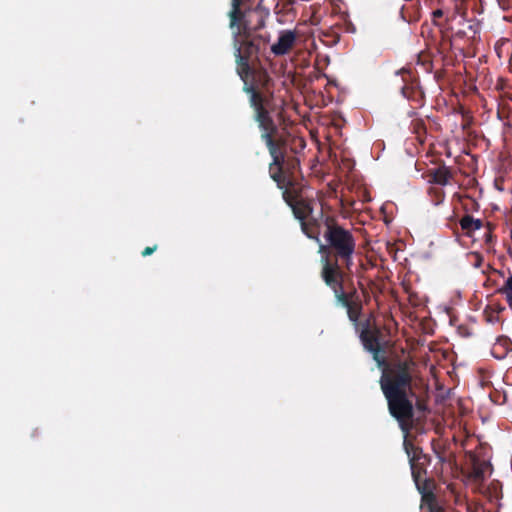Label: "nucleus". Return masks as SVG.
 Instances as JSON below:
<instances>
[{"label": "nucleus", "mask_w": 512, "mask_h": 512, "mask_svg": "<svg viewBox=\"0 0 512 512\" xmlns=\"http://www.w3.org/2000/svg\"><path fill=\"white\" fill-rule=\"evenodd\" d=\"M241 68H243V66L241 64H237V74L244 83L243 91L249 95L250 106L253 109L266 107L269 102L265 93L266 90H259L256 89L255 86L248 85L249 75L251 74V65L249 64V69L245 72H243Z\"/></svg>", "instance_id": "8"}, {"label": "nucleus", "mask_w": 512, "mask_h": 512, "mask_svg": "<svg viewBox=\"0 0 512 512\" xmlns=\"http://www.w3.org/2000/svg\"><path fill=\"white\" fill-rule=\"evenodd\" d=\"M244 1L231 0L232 8L228 13L236 63L243 66V72L249 69V62L266 50L268 44V38L258 34L265 25L263 14L257 9H242Z\"/></svg>", "instance_id": "2"}, {"label": "nucleus", "mask_w": 512, "mask_h": 512, "mask_svg": "<svg viewBox=\"0 0 512 512\" xmlns=\"http://www.w3.org/2000/svg\"><path fill=\"white\" fill-rule=\"evenodd\" d=\"M261 139L265 142L271 156L283 153L280 149V142L268 134L261 135Z\"/></svg>", "instance_id": "17"}, {"label": "nucleus", "mask_w": 512, "mask_h": 512, "mask_svg": "<svg viewBox=\"0 0 512 512\" xmlns=\"http://www.w3.org/2000/svg\"><path fill=\"white\" fill-rule=\"evenodd\" d=\"M460 227L466 236H472V234L483 227V221L476 219L473 216L466 214L459 221Z\"/></svg>", "instance_id": "13"}, {"label": "nucleus", "mask_w": 512, "mask_h": 512, "mask_svg": "<svg viewBox=\"0 0 512 512\" xmlns=\"http://www.w3.org/2000/svg\"><path fill=\"white\" fill-rule=\"evenodd\" d=\"M401 78L400 91L404 98H406L413 108H420L425 103V94L420 86L419 80L408 70H401L397 72Z\"/></svg>", "instance_id": "7"}, {"label": "nucleus", "mask_w": 512, "mask_h": 512, "mask_svg": "<svg viewBox=\"0 0 512 512\" xmlns=\"http://www.w3.org/2000/svg\"><path fill=\"white\" fill-rule=\"evenodd\" d=\"M270 177L277 183L279 188H282V185L285 181L282 169L279 168L270 170Z\"/></svg>", "instance_id": "22"}, {"label": "nucleus", "mask_w": 512, "mask_h": 512, "mask_svg": "<svg viewBox=\"0 0 512 512\" xmlns=\"http://www.w3.org/2000/svg\"><path fill=\"white\" fill-rule=\"evenodd\" d=\"M443 16V11L441 9H436L432 12V18H433V23L435 25H438V23L436 22V19L437 18H441Z\"/></svg>", "instance_id": "25"}, {"label": "nucleus", "mask_w": 512, "mask_h": 512, "mask_svg": "<svg viewBox=\"0 0 512 512\" xmlns=\"http://www.w3.org/2000/svg\"><path fill=\"white\" fill-rule=\"evenodd\" d=\"M413 12H409V8H407L405 5H402L399 11L400 18L407 23H415L420 20V10H421V3L419 0H417L411 7Z\"/></svg>", "instance_id": "14"}, {"label": "nucleus", "mask_w": 512, "mask_h": 512, "mask_svg": "<svg viewBox=\"0 0 512 512\" xmlns=\"http://www.w3.org/2000/svg\"><path fill=\"white\" fill-rule=\"evenodd\" d=\"M490 467L491 466L488 462L474 459L472 462L471 477L478 482L484 481L486 473Z\"/></svg>", "instance_id": "15"}, {"label": "nucleus", "mask_w": 512, "mask_h": 512, "mask_svg": "<svg viewBox=\"0 0 512 512\" xmlns=\"http://www.w3.org/2000/svg\"><path fill=\"white\" fill-rule=\"evenodd\" d=\"M254 114H255V120L258 124L260 122H263V121H266V120L272 118L266 107L254 109Z\"/></svg>", "instance_id": "21"}, {"label": "nucleus", "mask_w": 512, "mask_h": 512, "mask_svg": "<svg viewBox=\"0 0 512 512\" xmlns=\"http://www.w3.org/2000/svg\"><path fill=\"white\" fill-rule=\"evenodd\" d=\"M271 78L266 70H256L251 67V74L249 75L248 85L255 86L259 90H267Z\"/></svg>", "instance_id": "11"}, {"label": "nucleus", "mask_w": 512, "mask_h": 512, "mask_svg": "<svg viewBox=\"0 0 512 512\" xmlns=\"http://www.w3.org/2000/svg\"><path fill=\"white\" fill-rule=\"evenodd\" d=\"M272 157V162L270 164V167L269 169L272 170V169H282V166H283V163H284V154L281 153V154H278V155H273L271 156Z\"/></svg>", "instance_id": "23"}, {"label": "nucleus", "mask_w": 512, "mask_h": 512, "mask_svg": "<svg viewBox=\"0 0 512 512\" xmlns=\"http://www.w3.org/2000/svg\"><path fill=\"white\" fill-rule=\"evenodd\" d=\"M314 200L300 198L291 207L296 219L300 221L302 232L310 239L320 242L323 223L326 217L322 209L314 213Z\"/></svg>", "instance_id": "6"}, {"label": "nucleus", "mask_w": 512, "mask_h": 512, "mask_svg": "<svg viewBox=\"0 0 512 512\" xmlns=\"http://www.w3.org/2000/svg\"><path fill=\"white\" fill-rule=\"evenodd\" d=\"M497 293L505 298L509 308L512 310V273H509L502 286L497 289Z\"/></svg>", "instance_id": "16"}, {"label": "nucleus", "mask_w": 512, "mask_h": 512, "mask_svg": "<svg viewBox=\"0 0 512 512\" xmlns=\"http://www.w3.org/2000/svg\"><path fill=\"white\" fill-rule=\"evenodd\" d=\"M403 446L409 459L412 479L421 494V508L427 509L428 512H459L454 508L442 506L434 494V480L426 476L431 457L406 438Z\"/></svg>", "instance_id": "4"}, {"label": "nucleus", "mask_w": 512, "mask_h": 512, "mask_svg": "<svg viewBox=\"0 0 512 512\" xmlns=\"http://www.w3.org/2000/svg\"><path fill=\"white\" fill-rule=\"evenodd\" d=\"M429 194L431 195L432 201L435 205L440 204L445 197V193L441 188H430Z\"/></svg>", "instance_id": "20"}, {"label": "nucleus", "mask_w": 512, "mask_h": 512, "mask_svg": "<svg viewBox=\"0 0 512 512\" xmlns=\"http://www.w3.org/2000/svg\"><path fill=\"white\" fill-rule=\"evenodd\" d=\"M258 125H259V128L262 130L261 135L268 134L271 137H275L278 132V128L272 118H270L266 121L260 122Z\"/></svg>", "instance_id": "18"}, {"label": "nucleus", "mask_w": 512, "mask_h": 512, "mask_svg": "<svg viewBox=\"0 0 512 512\" xmlns=\"http://www.w3.org/2000/svg\"><path fill=\"white\" fill-rule=\"evenodd\" d=\"M324 243H319V253L322 256V269L327 267L336 272L344 269L351 271L356 251V237L352 230L341 225L334 216H327L321 232Z\"/></svg>", "instance_id": "3"}, {"label": "nucleus", "mask_w": 512, "mask_h": 512, "mask_svg": "<svg viewBox=\"0 0 512 512\" xmlns=\"http://www.w3.org/2000/svg\"><path fill=\"white\" fill-rule=\"evenodd\" d=\"M361 325L360 340L364 348L372 354L378 368L382 370L379 384L387 401L389 414L407 435L413 428L415 416L413 398H416V393L412 388L415 363L411 358L399 357L388 361L381 347L380 329L376 326L371 327L369 320Z\"/></svg>", "instance_id": "1"}, {"label": "nucleus", "mask_w": 512, "mask_h": 512, "mask_svg": "<svg viewBox=\"0 0 512 512\" xmlns=\"http://www.w3.org/2000/svg\"><path fill=\"white\" fill-rule=\"evenodd\" d=\"M297 34L292 30H283L280 32L278 40L271 46V52L276 56H283L290 52L294 47Z\"/></svg>", "instance_id": "9"}, {"label": "nucleus", "mask_w": 512, "mask_h": 512, "mask_svg": "<svg viewBox=\"0 0 512 512\" xmlns=\"http://www.w3.org/2000/svg\"><path fill=\"white\" fill-rule=\"evenodd\" d=\"M157 249V245H154L152 247L148 246L146 247L142 252H141V255L143 257H147L149 255H151L152 253H154V251H156Z\"/></svg>", "instance_id": "24"}, {"label": "nucleus", "mask_w": 512, "mask_h": 512, "mask_svg": "<svg viewBox=\"0 0 512 512\" xmlns=\"http://www.w3.org/2000/svg\"><path fill=\"white\" fill-rule=\"evenodd\" d=\"M512 351V340L507 336H499L492 346L491 353L496 359H504Z\"/></svg>", "instance_id": "12"}, {"label": "nucleus", "mask_w": 512, "mask_h": 512, "mask_svg": "<svg viewBox=\"0 0 512 512\" xmlns=\"http://www.w3.org/2000/svg\"><path fill=\"white\" fill-rule=\"evenodd\" d=\"M344 277L345 271L336 272L330 267L321 271V278L333 291L336 303L346 309L349 320L358 327L363 310L362 300L356 288L353 287L349 291L344 290Z\"/></svg>", "instance_id": "5"}, {"label": "nucleus", "mask_w": 512, "mask_h": 512, "mask_svg": "<svg viewBox=\"0 0 512 512\" xmlns=\"http://www.w3.org/2000/svg\"><path fill=\"white\" fill-rule=\"evenodd\" d=\"M300 198L302 197L299 196L295 191H291L289 189H285L283 191V199L290 207H292V205L296 203Z\"/></svg>", "instance_id": "19"}, {"label": "nucleus", "mask_w": 512, "mask_h": 512, "mask_svg": "<svg viewBox=\"0 0 512 512\" xmlns=\"http://www.w3.org/2000/svg\"><path fill=\"white\" fill-rule=\"evenodd\" d=\"M427 176L430 183L445 186L450 182L453 174L449 167L442 165L440 167L430 169Z\"/></svg>", "instance_id": "10"}]
</instances>
